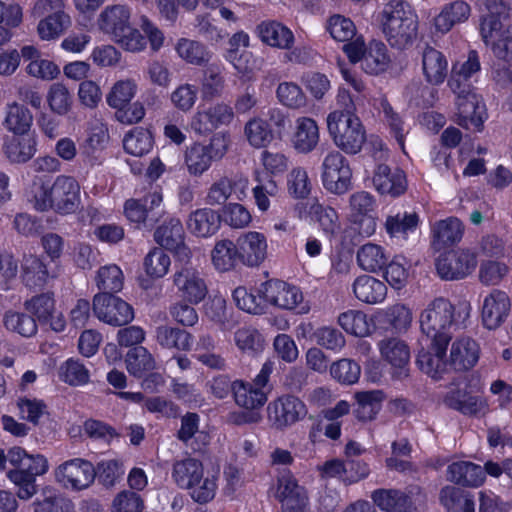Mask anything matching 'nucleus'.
Instances as JSON below:
<instances>
[{
    "label": "nucleus",
    "mask_w": 512,
    "mask_h": 512,
    "mask_svg": "<svg viewBox=\"0 0 512 512\" xmlns=\"http://www.w3.org/2000/svg\"><path fill=\"white\" fill-rule=\"evenodd\" d=\"M203 474V464L195 458H185L173 464L172 477L182 489L188 490Z\"/></svg>",
    "instance_id": "c03bdc74"
},
{
    "label": "nucleus",
    "mask_w": 512,
    "mask_h": 512,
    "mask_svg": "<svg viewBox=\"0 0 512 512\" xmlns=\"http://www.w3.org/2000/svg\"><path fill=\"white\" fill-rule=\"evenodd\" d=\"M21 269L22 281L26 287L37 289L42 288L47 283L49 272L40 257L32 254L25 255Z\"/></svg>",
    "instance_id": "ea45409f"
},
{
    "label": "nucleus",
    "mask_w": 512,
    "mask_h": 512,
    "mask_svg": "<svg viewBox=\"0 0 512 512\" xmlns=\"http://www.w3.org/2000/svg\"><path fill=\"white\" fill-rule=\"evenodd\" d=\"M36 146L35 138L29 134H13L5 138L2 151L11 164H24L33 158Z\"/></svg>",
    "instance_id": "393cba45"
},
{
    "label": "nucleus",
    "mask_w": 512,
    "mask_h": 512,
    "mask_svg": "<svg viewBox=\"0 0 512 512\" xmlns=\"http://www.w3.org/2000/svg\"><path fill=\"white\" fill-rule=\"evenodd\" d=\"M34 512H74L73 503L61 494L52 493L33 502Z\"/></svg>",
    "instance_id": "774afa93"
},
{
    "label": "nucleus",
    "mask_w": 512,
    "mask_h": 512,
    "mask_svg": "<svg viewBox=\"0 0 512 512\" xmlns=\"http://www.w3.org/2000/svg\"><path fill=\"white\" fill-rule=\"evenodd\" d=\"M327 128L335 145L347 154L358 153L366 141V131L358 117L329 113Z\"/></svg>",
    "instance_id": "7ed1b4c3"
},
{
    "label": "nucleus",
    "mask_w": 512,
    "mask_h": 512,
    "mask_svg": "<svg viewBox=\"0 0 512 512\" xmlns=\"http://www.w3.org/2000/svg\"><path fill=\"white\" fill-rule=\"evenodd\" d=\"M211 257L212 263L218 271L226 272L233 269L237 261H240L238 243H233L228 239L216 242Z\"/></svg>",
    "instance_id": "de8ad7c7"
},
{
    "label": "nucleus",
    "mask_w": 512,
    "mask_h": 512,
    "mask_svg": "<svg viewBox=\"0 0 512 512\" xmlns=\"http://www.w3.org/2000/svg\"><path fill=\"white\" fill-rule=\"evenodd\" d=\"M382 357L395 369L393 377L402 380L408 377L407 365L410 360L408 345L398 338H386L379 342Z\"/></svg>",
    "instance_id": "4be33fe9"
},
{
    "label": "nucleus",
    "mask_w": 512,
    "mask_h": 512,
    "mask_svg": "<svg viewBox=\"0 0 512 512\" xmlns=\"http://www.w3.org/2000/svg\"><path fill=\"white\" fill-rule=\"evenodd\" d=\"M259 292L266 302L288 310L294 309L303 298L297 287L276 279L263 283Z\"/></svg>",
    "instance_id": "aec40b11"
},
{
    "label": "nucleus",
    "mask_w": 512,
    "mask_h": 512,
    "mask_svg": "<svg viewBox=\"0 0 512 512\" xmlns=\"http://www.w3.org/2000/svg\"><path fill=\"white\" fill-rule=\"evenodd\" d=\"M173 284L181 296L191 304H198L208 293L200 273L192 266H182L173 275Z\"/></svg>",
    "instance_id": "f3484780"
},
{
    "label": "nucleus",
    "mask_w": 512,
    "mask_h": 512,
    "mask_svg": "<svg viewBox=\"0 0 512 512\" xmlns=\"http://www.w3.org/2000/svg\"><path fill=\"white\" fill-rule=\"evenodd\" d=\"M477 266V256L469 249L452 250L438 257L437 274L443 280H460L470 275Z\"/></svg>",
    "instance_id": "6e6552de"
},
{
    "label": "nucleus",
    "mask_w": 512,
    "mask_h": 512,
    "mask_svg": "<svg viewBox=\"0 0 512 512\" xmlns=\"http://www.w3.org/2000/svg\"><path fill=\"white\" fill-rule=\"evenodd\" d=\"M130 12L123 5H113L106 7L98 19V26L101 31L112 36L115 39L121 36L130 25Z\"/></svg>",
    "instance_id": "7c9ffc66"
},
{
    "label": "nucleus",
    "mask_w": 512,
    "mask_h": 512,
    "mask_svg": "<svg viewBox=\"0 0 512 512\" xmlns=\"http://www.w3.org/2000/svg\"><path fill=\"white\" fill-rule=\"evenodd\" d=\"M322 169V182L326 190L338 195L349 190L352 172L346 158L340 152H330L324 158Z\"/></svg>",
    "instance_id": "f8f14e48"
},
{
    "label": "nucleus",
    "mask_w": 512,
    "mask_h": 512,
    "mask_svg": "<svg viewBox=\"0 0 512 512\" xmlns=\"http://www.w3.org/2000/svg\"><path fill=\"white\" fill-rule=\"evenodd\" d=\"M175 50L183 61L195 66H206L212 57L205 44L188 38H180L175 45Z\"/></svg>",
    "instance_id": "79ce46f5"
},
{
    "label": "nucleus",
    "mask_w": 512,
    "mask_h": 512,
    "mask_svg": "<svg viewBox=\"0 0 512 512\" xmlns=\"http://www.w3.org/2000/svg\"><path fill=\"white\" fill-rule=\"evenodd\" d=\"M155 339L163 348L189 351L192 346L193 337L185 330L168 325H161L155 330Z\"/></svg>",
    "instance_id": "37998d69"
},
{
    "label": "nucleus",
    "mask_w": 512,
    "mask_h": 512,
    "mask_svg": "<svg viewBox=\"0 0 512 512\" xmlns=\"http://www.w3.org/2000/svg\"><path fill=\"white\" fill-rule=\"evenodd\" d=\"M388 258L381 246L367 243L357 252L358 265L365 271L376 272L387 265Z\"/></svg>",
    "instance_id": "8fccbe9b"
},
{
    "label": "nucleus",
    "mask_w": 512,
    "mask_h": 512,
    "mask_svg": "<svg viewBox=\"0 0 512 512\" xmlns=\"http://www.w3.org/2000/svg\"><path fill=\"white\" fill-rule=\"evenodd\" d=\"M170 257L161 248L152 249L144 258L146 273L153 278L165 276L169 270Z\"/></svg>",
    "instance_id": "0e129e2a"
},
{
    "label": "nucleus",
    "mask_w": 512,
    "mask_h": 512,
    "mask_svg": "<svg viewBox=\"0 0 512 512\" xmlns=\"http://www.w3.org/2000/svg\"><path fill=\"white\" fill-rule=\"evenodd\" d=\"M221 225L220 215L212 209L202 208L190 213L187 219L188 230L197 237L214 235Z\"/></svg>",
    "instance_id": "473e14b6"
},
{
    "label": "nucleus",
    "mask_w": 512,
    "mask_h": 512,
    "mask_svg": "<svg viewBox=\"0 0 512 512\" xmlns=\"http://www.w3.org/2000/svg\"><path fill=\"white\" fill-rule=\"evenodd\" d=\"M136 89L137 85L133 80H119L112 86L106 97V101L108 105L116 109V111L120 108H125L135 96Z\"/></svg>",
    "instance_id": "13d9d810"
},
{
    "label": "nucleus",
    "mask_w": 512,
    "mask_h": 512,
    "mask_svg": "<svg viewBox=\"0 0 512 512\" xmlns=\"http://www.w3.org/2000/svg\"><path fill=\"white\" fill-rule=\"evenodd\" d=\"M479 56L476 51H470L468 58L463 63H456L452 67L448 85L453 92H459L461 88H471L469 79L480 71Z\"/></svg>",
    "instance_id": "a19ab883"
},
{
    "label": "nucleus",
    "mask_w": 512,
    "mask_h": 512,
    "mask_svg": "<svg viewBox=\"0 0 512 512\" xmlns=\"http://www.w3.org/2000/svg\"><path fill=\"white\" fill-rule=\"evenodd\" d=\"M479 355L478 343L470 337H461L451 345L449 365L455 371H468L477 364Z\"/></svg>",
    "instance_id": "b1692460"
},
{
    "label": "nucleus",
    "mask_w": 512,
    "mask_h": 512,
    "mask_svg": "<svg viewBox=\"0 0 512 512\" xmlns=\"http://www.w3.org/2000/svg\"><path fill=\"white\" fill-rule=\"evenodd\" d=\"M52 211L66 216L75 213L80 205V185L67 175H59L52 183Z\"/></svg>",
    "instance_id": "ddd939ff"
},
{
    "label": "nucleus",
    "mask_w": 512,
    "mask_h": 512,
    "mask_svg": "<svg viewBox=\"0 0 512 512\" xmlns=\"http://www.w3.org/2000/svg\"><path fill=\"white\" fill-rule=\"evenodd\" d=\"M511 309L509 296L498 289L492 290L484 299L481 306V320L485 328L494 330L500 327L508 318Z\"/></svg>",
    "instance_id": "a211bd4d"
},
{
    "label": "nucleus",
    "mask_w": 512,
    "mask_h": 512,
    "mask_svg": "<svg viewBox=\"0 0 512 512\" xmlns=\"http://www.w3.org/2000/svg\"><path fill=\"white\" fill-rule=\"evenodd\" d=\"M426 347H422L417 354L416 363L421 371L434 379H441L447 371V348L450 342L428 340Z\"/></svg>",
    "instance_id": "2eb2a0df"
},
{
    "label": "nucleus",
    "mask_w": 512,
    "mask_h": 512,
    "mask_svg": "<svg viewBox=\"0 0 512 512\" xmlns=\"http://www.w3.org/2000/svg\"><path fill=\"white\" fill-rule=\"evenodd\" d=\"M310 214L319 223L327 237L331 238L340 231L339 217L333 208L314 203L310 207Z\"/></svg>",
    "instance_id": "052dcab7"
},
{
    "label": "nucleus",
    "mask_w": 512,
    "mask_h": 512,
    "mask_svg": "<svg viewBox=\"0 0 512 512\" xmlns=\"http://www.w3.org/2000/svg\"><path fill=\"white\" fill-rule=\"evenodd\" d=\"M373 183L381 194L393 197L403 194L407 188V181L402 170L396 168L393 171L385 164H379L375 170Z\"/></svg>",
    "instance_id": "a878e982"
},
{
    "label": "nucleus",
    "mask_w": 512,
    "mask_h": 512,
    "mask_svg": "<svg viewBox=\"0 0 512 512\" xmlns=\"http://www.w3.org/2000/svg\"><path fill=\"white\" fill-rule=\"evenodd\" d=\"M52 184L42 178H35L27 193L26 198L32 208L38 212H47L52 210Z\"/></svg>",
    "instance_id": "09e8293b"
},
{
    "label": "nucleus",
    "mask_w": 512,
    "mask_h": 512,
    "mask_svg": "<svg viewBox=\"0 0 512 512\" xmlns=\"http://www.w3.org/2000/svg\"><path fill=\"white\" fill-rule=\"evenodd\" d=\"M233 300L236 306L251 314H262L265 310L263 294L256 295L246 287L239 286L233 291Z\"/></svg>",
    "instance_id": "e2e57ef3"
},
{
    "label": "nucleus",
    "mask_w": 512,
    "mask_h": 512,
    "mask_svg": "<svg viewBox=\"0 0 512 512\" xmlns=\"http://www.w3.org/2000/svg\"><path fill=\"white\" fill-rule=\"evenodd\" d=\"M3 325L8 331L27 338L34 336L38 329L36 320L31 315L12 310L5 312Z\"/></svg>",
    "instance_id": "603ef678"
},
{
    "label": "nucleus",
    "mask_w": 512,
    "mask_h": 512,
    "mask_svg": "<svg viewBox=\"0 0 512 512\" xmlns=\"http://www.w3.org/2000/svg\"><path fill=\"white\" fill-rule=\"evenodd\" d=\"M93 312L100 321L111 326L126 325L134 318L133 308L110 293H98L94 296Z\"/></svg>",
    "instance_id": "1a4fd4ad"
},
{
    "label": "nucleus",
    "mask_w": 512,
    "mask_h": 512,
    "mask_svg": "<svg viewBox=\"0 0 512 512\" xmlns=\"http://www.w3.org/2000/svg\"><path fill=\"white\" fill-rule=\"evenodd\" d=\"M351 217L359 225V233L370 236L375 232L376 222L370 214L374 210V199L365 191L356 192L350 197Z\"/></svg>",
    "instance_id": "5701e85b"
},
{
    "label": "nucleus",
    "mask_w": 512,
    "mask_h": 512,
    "mask_svg": "<svg viewBox=\"0 0 512 512\" xmlns=\"http://www.w3.org/2000/svg\"><path fill=\"white\" fill-rule=\"evenodd\" d=\"M155 241L163 248L173 252L177 259L187 263L191 258V250L185 244V231L179 219L165 221L154 232Z\"/></svg>",
    "instance_id": "4468645a"
},
{
    "label": "nucleus",
    "mask_w": 512,
    "mask_h": 512,
    "mask_svg": "<svg viewBox=\"0 0 512 512\" xmlns=\"http://www.w3.org/2000/svg\"><path fill=\"white\" fill-rule=\"evenodd\" d=\"M444 404L450 409L459 411L464 415H476L483 407V402L478 397L469 395L465 389L453 388L444 398Z\"/></svg>",
    "instance_id": "a18cd8bd"
},
{
    "label": "nucleus",
    "mask_w": 512,
    "mask_h": 512,
    "mask_svg": "<svg viewBox=\"0 0 512 512\" xmlns=\"http://www.w3.org/2000/svg\"><path fill=\"white\" fill-rule=\"evenodd\" d=\"M447 479L464 487H478L485 479V472L480 465L469 461L453 462L448 466Z\"/></svg>",
    "instance_id": "c756f323"
},
{
    "label": "nucleus",
    "mask_w": 512,
    "mask_h": 512,
    "mask_svg": "<svg viewBox=\"0 0 512 512\" xmlns=\"http://www.w3.org/2000/svg\"><path fill=\"white\" fill-rule=\"evenodd\" d=\"M247 184L246 179L232 180L223 177L210 187L207 194V203L210 205H222L233 194L236 195V199H241V195L245 194L244 190L247 188Z\"/></svg>",
    "instance_id": "e433bc0d"
},
{
    "label": "nucleus",
    "mask_w": 512,
    "mask_h": 512,
    "mask_svg": "<svg viewBox=\"0 0 512 512\" xmlns=\"http://www.w3.org/2000/svg\"><path fill=\"white\" fill-rule=\"evenodd\" d=\"M353 292L358 300L377 304L385 299L387 287L382 281L372 276L362 275L354 281Z\"/></svg>",
    "instance_id": "4c0bfd02"
},
{
    "label": "nucleus",
    "mask_w": 512,
    "mask_h": 512,
    "mask_svg": "<svg viewBox=\"0 0 512 512\" xmlns=\"http://www.w3.org/2000/svg\"><path fill=\"white\" fill-rule=\"evenodd\" d=\"M272 370L273 364L268 361L263 364L259 374L254 378V384L235 381L232 384V391L237 405L248 410L263 406L267 401V394L263 388L267 385Z\"/></svg>",
    "instance_id": "423d86ee"
},
{
    "label": "nucleus",
    "mask_w": 512,
    "mask_h": 512,
    "mask_svg": "<svg viewBox=\"0 0 512 512\" xmlns=\"http://www.w3.org/2000/svg\"><path fill=\"white\" fill-rule=\"evenodd\" d=\"M257 33L262 42L279 49H290L294 43L292 31L282 23L267 20L257 26Z\"/></svg>",
    "instance_id": "2f4dec72"
},
{
    "label": "nucleus",
    "mask_w": 512,
    "mask_h": 512,
    "mask_svg": "<svg viewBox=\"0 0 512 512\" xmlns=\"http://www.w3.org/2000/svg\"><path fill=\"white\" fill-rule=\"evenodd\" d=\"M95 281L101 293L114 294L122 290L124 275L120 267L109 264L99 268Z\"/></svg>",
    "instance_id": "864d4df0"
},
{
    "label": "nucleus",
    "mask_w": 512,
    "mask_h": 512,
    "mask_svg": "<svg viewBox=\"0 0 512 512\" xmlns=\"http://www.w3.org/2000/svg\"><path fill=\"white\" fill-rule=\"evenodd\" d=\"M471 15V6L464 0H455L445 4L434 18V26L438 32L447 33L455 25L466 22Z\"/></svg>",
    "instance_id": "bb28decb"
},
{
    "label": "nucleus",
    "mask_w": 512,
    "mask_h": 512,
    "mask_svg": "<svg viewBox=\"0 0 512 512\" xmlns=\"http://www.w3.org/2000/svg\"><path fill=\"white\" fill-rule=\"evenodd\" d=\"M380 22L387 42L394 48L405 49L416 39L417 16L403 0H392L386 4L380 13Z\"/></svg>",
    "instance_id": "f03ea898"
},
{
    "label": "nucleus",
    "mask_w": 512,
    "mask_h": 512,
    "mask_svg": "<svg viewBox=\"0 0 512 512\" xmlns=\"http://www.w3.org/2000/svg\"><path fill=\"white\" fill-rule=\"evenodd\" d=\"M240 262L249 267H257L267 257V239L259 232L250 231L237 239Z\"/></svg>",
    "instance_id": "412c9836"
},
{
    "label": "nucleus",
    "mask_w": 512,
    "mask_h": 512,
    "mask_svg": "<svg viewBox=\"0 0 512 512\" xmlns=\"http://www.w3.org/2000/svg\"><path fill=\"white\" fill-rule=\"evenodd\" d=\"M371 498L375 505L386 512H419L424 508L426 495L419 487L407 491L397 489H377Z\"/></svg>",
    "instance_id": "39448f33"
},
{
    "label": "nucleus",
    "mask_w": 512,
    "mask_h": 512,
    "mask_svg": "<svg viewBox=\"0 0 512 512\" xmlns=\"http://www.w3.org/2000/svg\"><path fill=\"white\" fill-rule=\"evenodd\" d=\"M71 20L68 14L48 15L40 20L37 30L43 40L57 38L70 25Z\"/></svg>",
    "instance_id": "680f3d73"
},
{
    "label": "nucleus",
    "mask_w": 512,
    "mask_h": 512,
    "mask_svg": "<svg viewBox=\"0 0 512 512\" xmlns=\"http://www.w3.org/2000/svg\"><path fill=\"white\" fill-rule=\"evenodd\" d=\"M55 480L62 487L80 491L88 488L95 480L96 469L85 459L74 458L60 464L54 471Z\"/></svg>",
    "instance_id": "0eeeda50"
},
{
    "label": "nucleus",
    "mask_w": 512,
    "mask_h": 512,
    "mask_svg": "<svg viewBox=\"0 0 512 512\" xmlns=\"http://www.w3.org/2000/svg\"><path fill=\"white\" fill-rule=\"evenodd\" d=\"M126 366L130 374L140 378L145 373L155 369L156 362L152 354L145 347L137 346L127 353Z\"/></svg>",
    "instance_id": "3c124183"
},
{
    "label": "nucleus",
    "mask_w": 512,
    "mask_h": 512,
    "mask_svg": "<svg viewBox=\"0 0 512 512\" xmlns=\"http://www.w3.org/2000/svg\"><path fill=\"white\" fill-rule=\"evenodd\" d=\"M47 102L54 113L65 115L71 108L72 97L65 85L54 83L48 91Z\"/></svg>",
    "instance_id": "338daca9"
},
{
    "label": "nucleus",
    "mask_w": 512,
    "mask_h": 512,
    "mask_svg": "<svg viewBox=\"0 0 512 512\" xmlns=\"http://www.w3.org/2000/svg\"><path fill=\"white\" fill-rule=\"evenodd\" d=\"M244 134L254 148L266 147L273 140V132L269 124L257 117L250 119L245 124Z\"/></svg>",
    "instance_id": "6e6d98bb"
},
{
    "label": "nucleus",
    "mask_w": 512,
    "mask_h": 512,
    "mask_svg": "<svg viewBox=\"0 0 512 512\" xmlns=\"http://www.w3.org/2000/svg\"><path fill=\"white\" fill-rule=\"evenodd\" d=\"M464 227L456 217L435 222L432 226V246L436 250L453 246L461 241Z\"/></svg>",
    "instance_id": "cd10ccee"
},
{
    "label": "nucleus",
    "mask_w": 512,
    "mask_h": 512,
    "mask_svg": "<svg viewBox=\"0 0 512 512\" xmlns=\"http://www.w3.org/2000/svg\"><path fill=\"white\" fill-rule=\"evenodd\" d=\"M153 146L150 131L144 128H134L123 139L125 151L133 156L141 157L147 154Z\"/></svg>",
    "instance_id": "5fc2aeb1"
},
{
    "label": "nucleus",
    "mask_w": 512,
    "mask_h": 512,
    "mask_svg": "<svg viewBox=\"0 0 512 512\" xmlns=\"http://www.w3.org/2000/svg\"><path fill=\"white\" fill-rule=\"evenodd\" d=\"M389 61L386 46L381 42L371 43L362 61V68L368 74H379L387 69Z\"/></svg>",
    "instance_id": "bf43d9fd"
},
{
    "label": "nucleus",
    "mask_w": 512,
    "mask_h": 512,
    "mask_svg": "<svg viewBox=\"0 0 512 512\" xmlns=\"http://www.w3.org/2000/svg\"><path fill=\"white\" fill-rule=\"evenodd\" d=\"M419 223L420 217L415 210L399 211L386 218L385 228L391 237L406 240L417 230Z\"/></svg>",
    "instance_id": "c9c22d12"
},
{
    "label": "nucleus",
    "mask_w": 512,
    "mask_h": 512,
    "mask_svg": "<svg viewBox=\"0 0 512 512\" xmlns=\"http://www.w3.org/2000/svg\"><path fill=\"white\" fill-rule=\"evenodd\" d=\"M331 37L339 42H347L353 39L356 34L354 23L342 15L331 16L326 26Z\"/></svg>",
    "instance_id": "69168bd1"
},
{
    "label": "nucleus",
    "mask_w": 512,
    "mask_h": 512,
    "mask_svg": "<svg viewBox=\"0 0 512 512\" xmlns=\"http://www.w3.org/2000/svg\"><path fill=\"white\" fill-rule=\"evenodd\" d=\"M356 403L353 409L354 416L362 422L372 421L381 410L385 398L382 390L361 391L354 395Z\"/></svg>",
    "instance_id": "f704fd0d"
},
{
    "label": "nucleus",
    "mask_w": 512,
    "mask_h": 512,
    "mask_svg": "<svg viewBox=\"0 0 512 512\" xmlns=\"http://www.w3.org/2000/svg\"><path fill=\"white\" fill-rule=\"evenodd\" d=\"M471 305L461 301L453 305L449 300L434 299L420 315V327L427 340L451 342L454 331L464 327L470 317Z\"/></svg>",
    "instance_id": "f257e3e1"
},
{
    "label": "nucleus",
    "mask_w": 512,
    "mask_h": 512,
    "mask_svg": "<svg viewBox=\"0 0 512 512\" xmlns=\"http://www.w3.org/2000/svg\"><path fill=\"white\" fill-rule=\"evenodd\" d=\"M33 123L31 111L18 102L8 104L3 121L4 127L15 135L28 134Z\"/></svg>",
    "instance_id": "58836bf2"
},
{
    "label": "nucleus",
    "mask_w": 512,
    "mask_h": 512,
    "mask_svg": "<svg viewBox=\"0 0 512 512\" xmlns=\"http://www.w3.org/2000/svg\"><path fill=\"white\" fill-rule=\"evenodd\" d=\"M25 310L41 324H49L51 329L61 332L66 322L61 313H56L55 299L52 292L35 295L24 302Z\"/></svg>",
    "instance_id": "dca6fc26"
},
{
    "label": "nucleus",
    "mask_w": 512,
    "mask_h": 512,
    "mask_svg": "<svg viewBox=\"0 0 512 512\" xmlns=\"http://www.w3.org/2000/svg\"><path fill=\"white\" fill-rule=\"evenodd\" d=\"M180 422V428L176 433L178 440L187 445L194 438L195 451H201L209 444V434L199 430L200 417L197 413L187 412L181 417Z\"/></svg>",
    "instance_id": "72a5a7b5"
},
{
    "label": "nucleus",
    "mask_w": 512,
    "mask_h": 512,
    "mask_svg": "<svg viewBox=\"0 0 512 512\" xmlns=\"http://www.w3.org/2000/svg\"><path fill=\"white\" fill-rule=\"evenodd\" d=\"M422 65L427 81L432 84L442 83L447 76V61L444 55L432 47L424 50Z\"/></svg>",
    "instance_id": "49530a36"
},
{
    "label": "nucleus",
    "mask_w": 512,
    "mask_h": 512,
    "mask_svg": "<svg viewBox=\"0 0 512 512\" xmlns=\"http://www.w3.org/2000/svg\"><path fill=\"white\" fill-rule=\"evenodd\" d=\"M307 414L305 404L293 395H283L267 406V418L276 430L291 427Z\"/></svg>",
    "instance_id": "9b49d317"
},
{
    "label": "nucleus",
    "mask_w": 512,
    "mask_h": 512,
    "mask_svg": "<svg viewBox=\"0 0 512 512\" xmlns=\"http://www.w3.org/2000/svg\"><path fill=\"white\" fill-rule=\"evenodd\" d=\"M319 128L316 121L310 117H300L296 120L292 136V146L302 154L312 152L319 143Z\"/></svg>",
    "instance_id": "c85d7f7f"
},
{
    "label": "nucleus",
    "mask_w": 512,
    "mask_h": 512,
    "mask_svg": "<svg viewBox=\"0 0 512 512\" xmlns=\"http://www.w3.org/2000/svg\"><path fill=\"white\" fill-rule=\"evenodd\" d=\"M234 118L233 108L217 103L206 110L198 111L191 120V128L198 135H207L222 125H229Z\"/></svg>",
    "instance_id": "6ab92c4d"
},
{
    "label": "nucleus",
    "mask_w": 512,
    "mask_h": 512,
    "mask_svg": "<svg viewBox=\"0 0 512 512\" xmlns=\"http://www.w3.org/2000/svg\"><path fill=\"white\" fill-rule=\"evenodd\" d=\"M456 95L457 123L466 129L481 131L486 119V108L482 98L471 88H460Z\"/></svg>",
    "instance_id": "9d476101"
},
{
    "label": "nucleus",
    "mask_w": 512,
    "mask_h": 512,
    "mask_svg": "<svg viewBox=\"0 0 512 512\" xmlns=\"http://www.w3.org/2000/svg\"><path fill=\"white\" fill-rule=\"evenodd\" d=\"M229 138L224 133H216L208 144L193 143L185 151L184 161L192 176H200L207 171L213 161H219L227 153Z\"/></svg>",
    "instance_id": "20e7f679"
},
{
    "label": "nucleus",
    "mask_w": 512,
    "mask_h": 512,
    "mask_svg": "<svg viewBox=\"0 0 512 512\" xmlns=\"http://www.w3.org/2000/svg\"><path fill=\"white\" fill-rule=\"evenodd\" d=\"M337 322L344 331L354 336L364 337L370 332L367 315L360 310H348L339 314Z\"/></svg>",
    "instance_id": "4d7b16f0"
}]
</instances>
